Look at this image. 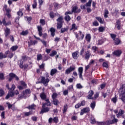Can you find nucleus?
Returning <instances> with one entry per match:
<instances>
[{"label": "nucleus", "instance_id": "obj_1", "mask_svg": "<svg viewBox=\"0 0 125 125\" xmlns=\"http://www.w3.org/2000/svg\"><path fill=\"white\" fill-rule=\"evenodd\" d=\"M49 74L48 73H45L44 74V76H41V83H43L45 85V86H47V84L49 83Z\"/></svg>", "mask_w": 125, "mask_h": 125}, {"label": "nucleus", "instance_id": "obj_2", "mask_svg": "<svg viewBox=\"0 0 125 125\" xmlns=\"http://www.w3.org/2000/svg\"><path fill=\"white\" fill-rule=\"evenodd\" d=\"M45 101H46V103L42 104V109L41 111V114L42 113H45L49 111V108H48V107H45V106H50L51 104L50 103V102H49V99H46Z\"/></svg>", "mask_w": 125, "mask_h": 125}, {"label": "nucleus", "instance_id": "obj_3", "mask_svg": "<svg viewBox=\"0 0 125 125\" xmlns=\"http://www.w3.org/2000/svg\"><path fill=\"white\" fill-rule=\"evenodd\" d=\"M31 95V90L30 89H26L24 91H23L21 95H19L18 96V98H27V97H29Z\"/></svg>", "mask_w": 125, "mask_h": 125}, {"label": "nucleus", "instance_id": "obj_4", "mask_svg": "<svg viewBox=\"0 0 125 125\" xmlns=\"http://www.w3.org/2000/svg\"><path fill=\"white\" fill-rule=\"evenodd\" d=\"M120 99L122 100L123 102L125 103V84L122 85L120 89Z\"/></svg>", "mask_w": 125, "mask_h": 125}, {"label": "nucleus", "instance_id": "obj_5", "mask_svg": "<svg viewBox=\"0 0 125 125\" xmlns=\"http://www.w3.org/2000/svg\"><path fill=\"white\" fill-rule=\"evenodd\" d=\"M21 85L18 86V88L20 90H22V89H24V88H27V84L23 81H21L20 82Z\"/></svg>", "mask_w": 125, "mask_h": 125}, {"label": "nucleus", "instance_id": "obj_6", "mask_svg": "<svg viewBox=\"0 0 125 125\" xmlns=\"http://www.w3.org/2000/svg\"><path fill=\"white\" fill-rule=\"evenodd\" d=\"M75 70H76V66L75 65L71 66L65 70V75H69L71 72H73V71H75Z\"/></svg>", "mask_w": 125, "mask_h": 125}, {"label": "nucleus", "instance_id": "obj_7", "mask_svg": "<svg viewBox=\"0 0 125 125\" xmlns=\"http://www.w3.org/2000/svg\"><path fill=\"white\" fill-rule=\"evenodd\" d=\"M112 117L114 118L113 120L106 121L107 125H113L114 124L118 123V119L115 118V115H113Z\"/></svg>", "mask_w": 125, "mask_h": 125}, {"label": "nucleus", "instance_id": "obj_8", "mask_svg": "<svg viewBox=\"0 0 125 125\" xmlns=\"http://www.w3.org/2000/svg\"><path fill=\"white\" fill-rule=\"evenodd\" d=\"M83 67H80L78 68V74L79 75V78L82 81H83Z\"/></svg>", "mask_w": 125, "mask_h": 125}, {"label": "nucleus", "instance_id": "obj_9", "mask_svg": "<svg viewBox=\"0 0 125 125\" xmlns=\"http://www.w3.org/2000/svg\"><path fill=\"white\" fill-rule=\"evenodd\" d=\"M90 111V109L89 107H85L81 110L80 115L81 116H83V114H85V113H88Z\"/></svg>", "mask_w": 125, "mask_h": 125}, {"label": "nucleus", "instance_id": "obj_10", "mask_svg": "<svg viewBox=\"0 0 125 125\" xmlns=\"http://www.w3.org/2000/svg\"><path fill=\"white\" fill-rule=\"evenodd\" d=\"M121 27H122L121 25V21L118 20L116 21V23L115 24V28L117 29L119 31L121 30Z\"/></svg>", "mask_w": 125, "mask_h": 125}, {"label": "nucleus", "instance_id": "obj_11", "mask_svg": "<svg viewBox=\"0 0 125 125\" xmlns=\"http://www.w3.org/2000/svg\"><path fill=\"white\" fill-rule=\"evenodd\" d=\"M94 92L92 90H90L88 92V95L87 96V98L88 99H93V97H92V95L94 94Z\"/></svg>", "mask_w": 125, "mask_h": 125}, {"label": "nucleus", "instance_id": "obj_12", "mask_svg": "<svg viewBox=\"0 0 125 125\" xmlns=\"http://www.w3.org/2000/svg\"><path fill=\"white\" fill-rule=\"evenodd\" d=\"M73 58L74 59H78L79 58V51H77L76 52H74L72 54Z\"/></svg>", "mask_w": 125, "mask_h": 125}, {"label": "nucleus", "instance_id": "obj_13", "mask_svg": "<svg viewBox=\"0 0 125 125\" xmlns=\"http://www.w3.org/2000/svg\"><path fill=\"white\" fill-rule=\"evenodd\" d=\"M113 54L114 55H116V56H118V57L120 56L122 54V50H118L115 51L113 52Z\"/></svg>", "mask_w": 125, "mask_h": 125}, {"label": "nucleus", "instance_id": "obj_14", "mask_svg": "<svg viewBox=\"0 0 125 125\" xmlns=\"http://www.w3.org/2000/svg\"><path fill=\"white\" fill-rule=\"evenodd\" d=\"M13 96H14V92H13L12 91H10L7 94L5 98H6V99H8L10 97H12Z\"/></svg>", "mask_w": 125, "mask_h": 125}, {"label": "nucleus", "instance_id": "obj_15", "mask_svg": "<svg viewBox=\"0 0 125 125\" xmlns=\"http://www.w3.org/2000/svg\"><path fill=\"white\" fill-rule=\"evenodd\" d=\"M4 35L5 37H7L9 34H10V29L6 27L5 29H4Z\"/></svg>", "mask_w": 125, "mask_h": 125}, {"label": "nucleus", "instance_id": "obj_16", "mask_svg": "<svg viewBox=\"0 0 125 125\" xmlns=\"http://www.w3.org/2000/svg\"><path fill=\"white\" fill-rule=\"evenodd\" d=\"M90 55H91V54L90 53V52L87 51L85 52V59L86 60H88L89 59V57H90Z\"/></svg>", "mask_w": 125, "mask_h": 125}, {"label": "nucleus", "instance_id": "obj_17", "mask_svg": "<svg viewBox=\"0 0 125 125\" xmlns=\"http://www.w3.org/2000/svg\"><path fill=\"white\" fill-rule=\"evenodd\" d=\"M96 19L98 20V21L101 23V24H104V20L103 19L100 17H96Z\"/></svg>", "mask_w": 125, "mask_h": 125}, {"label": "nucleus", "instance_id": "obj_18", "mask_svg": "<svg viewBox=\"0 0 125 125\" xmlns=\"http://www.w3.org/2000/svg\"><path fill=\"white\" fill-rule=\"evenodd\" d=\"M56 73H57V69L56 68L52 69L50 71V75L52 76H54Z\"/></svg>", "mask_w": 125, "mask_h": 125}, {"label": "nucleus", "instance_id": "obj_19", "mask_svg": "<svg viewBox=\"0 0 125 125\" xmlns=\"http://www.w3.org/2000/svg\"><path fill=\"white\" fill-rule=\"evenodd\" d=\"M114 41L115 45H118V44H120V43H121V40H120V39L118 38L114 39Z\"/></svg>", "mask_w": 125, "mask_h": 125}, {"label": "nucleus", "instance_id": "obj_20", "mask_svg": "<svg viewBox=\"0 0 125 125\" xmlns=\"http://www.w3.org/2000/svg\"><path fill=\"white\" fill-rule=\"evenodd\" d=\"M124 114H125V111L120 109L119 113L117 114V118H119V117H121V116H123Z\"/></svg>", "mask_w": 125, "mask_h": 125}, {"label": "nucleus", "instance_id": "obj_21", "mask_svg": "<svg viewBox=\"0 0 125 125\" xmlns=\"http://www.w3.org/2000/svg\"><path fill=\"white\" fill-rule=\"evenodd\" d=\"M77 9H78V7L76 6H72V12H75L77 13ZM78 12H81V10L79 9L78 11Z\"/></svg>", "mask_w": 125, "mask_h": 125}, {"label": "nucleus", "instance_id": "obj_22", "mask_svg": "<svg viewBox=\"0 0 125 125\" xmlns=\"http://www.w3.org/2000/svg\"><path fill=\"white\" fill-rule=\"evenodd\" d=\"M37 43V41H30L28 42V45L29 46H31V45H35Z\"/></svg>", "mask_w": 125, "mask_h": 125}, {"label": "nucleus", "instance_id": "obj_23", "mask_svg": "<svg viewBox=\"0 0 125 125\" xmlns=\"http://www.w3.org/2000/svg\"><path fill=\"white\" fill-rule=\"evenodd\" d=\"M78 28L79 26H77V25L75 23L72 24V27L71 30H73V31H76V30H78Z\"/></svg>", "mask_w": 125, "mask_h": 125}, {"label": "nucleus", "instance_id": "obj_24", "mask_svg": "<svg viewBox=\"0 0 125 125\" xmlns=\"http://www.w3.org/2000/svg\"><path fill=\"white\" fill-rule=\"evenodd\" d=\"M51 32V35L52 37H54L55 36V29L53 28H51L50 29Z\"/></svg>", "mask_w": 125, "mask_h": 125}, {"label": "nucleus", "instance_id": "obj_25", "mask_svg": "<svg viewBox=\"0 0 125 125\" xmlns=\"http://www.w3.org/2000/svg\"><path fill=\"white\" fill-rule=\"evenodd\" d=\"M85 40L87 42H90V40H91V36L89 34H88L85 36Z\"/></svg>", "mask_w": 125, "mask_h": 125}, {"label": "nucleus", "instance_id": "obj_26", "mask_svg": "<svg viewBox=\"0 0 125 125\" xmlns=\"http://www.w3.org/2000/svg\"><path fill=\"white\" fill-rule=\"evenodd\" d=\"M40 97L42 98V99H44L45 101V100H46V99H46V95H45V94H44V93H41L40 95Z\"/></svg>", "mask_w": 125, "mask_h": 125}, {"label": "nucleus", "instance_id": "obj_27", "mask_svg": "<svg viewBox=\"0 0 125 125\" xmlns=\"http://www.w3.org/2000/svg\"><path fill=\"white\" fill-rule=\"evenodd\" d=\"M98 31L100 33H103L105 31V27L103 26H100L98 29Z\"/></svg>", "mask_w": 125, "mask_h": 125}, {"label": "nucleus", "instance_id": "obj_28", "mask_svg": "<svg viewBox=\"0 0 125 125\" xmlns=\"http://www.w3.org/2000/svg\"><path fill=\"white\" fill-rule=\"evenodd\" d=\"M28 34H29L28 30L22 31V32L21 33V36H27Z\"/></svg>", "mask_w": 125, "mask_h": 125}, {"label": "nucleus", "instance_id": "obj_29", "mask_svg": "<svg viewBox=\"0 0 125 125\" xmlns=\"http://www.w3.org/2000/svg\"><path fill=\"white\" fill-rule=\"evenodd\" d=\"M53 103L54 105H55L56 106H57L59 104V101L58 100L55 99L53 100Z\"/></svg>", "mask_w": 125, "mask_h": 125}, {"label": "nucleus", "instance_id": "obj_30", "mask_svg": "<svg viewBox=\"0 0 125 125\" xmlns=\"http://www.w3.org/2000/svg\"><path fill=\"white\" fill-rule=\"evenodd\" d=\"M35 108H36V105L35 104H32L27 107V109H29V110L35 109Z\"/></svg>", "mask_w": 125, "mask_h": 125}, {"label": "nucleus", "instance_id": "obj_31", "mask_svg": "<svg viewBox=\"0 0 125 125\" xmlns=\"http://www.w3.org/2000/svg\"><path fill=\"white\" fill-rule=\"evenodd\" d=\"M108 14H109V11L108 10L105 9L104 10V18H108Z\"/></svg>", "mask_w": 125, "mask_h": 125}, {"label": "nucleus", "instance_id": "obj_32", "mask_svg": "<svg viewBox=\"0 0 125 125\" xmlns=\"http://www.w3.org/2000/svg\"><path fill=\"white\" fill-rule=\"evenodd\" d=\"M9 76H10V78L9 79V81L11 82V80H12V79H13V78H15L16 75L13 73H10Z\"/></svg>", "mask_w": 125, "mask_h": 125}, {"label": "nucleus", "instance_id": "obj_33", "mask_svg": "<svg viewBox=\"0 0 125 125\" xmlns=\"http://www.w3.org/2000/svg\"><path fill=\"white\" fill-rule=\"evenodd\" d=\"M63 19V17L61 16L59 17V18L57 20V21H58V23H62Z\"/></svg>", "mask_w": 125, "mask_h": 125}, {"label": "nucleus", "instance_id": "obj_34", "mask_svg": "<svg viewBox=\"0 0 125 125\" xmlns=\"http://www.w3.org/2000/svg\"><path fill=\"white\" fill-rule=\"evenodd\" d=\"M90 120L91 121V124H92V125H94V124L96 123V120H95V118H94V117H91L90 119Z\"/></svg>", "mask_w": 125, "mask_h": 125}, {"label": "nucleus", "instance_id": "obj_35", "mask_svg": "<svg viewBox=\"0 0 125 125\" xmlns=\"http://www.w3.org/2000/svg\"><path fill=\"white\" fill-rule=\"evenodd\" d=\"M18 49V46L15 45V46H13L11 48V50H12V51H15V50H17Z\"/></svg>", "mask_w": 125, "mask_h": 125}, {"label": "nucleus", "instance_id": "obj_36", "mask_svg": "<svg viewBox=\"0 0 125 125\" xmlns=\"http://www.w3.org/2000/svg\"><path fill=\"white\" fill-rule=\"evenodd\" d=\"M80 37L79 38V40H83V38H84V34L82 33V31L79 32Z\"/></svg>", "mask_w": 125, "mask_h": 125}, {"label": "nucleus", "instance_id": "obj_37", "mask_svg": "<svg viewBox=\"0 0 125 125\" xmlns=\"http://www.w3.org/2000/svg\"><path fill=\"white\" fill-rule=\"evenodd\" d=\"M63 25V24L62 22H58L57 23V29H61L62 28V26Z\"/></svg>", "mask_w": 125, "mask_h": 125}, {"label": "nucleus", "instance_id": "obj_38", "mask_svg": "<svg viewBox=\"0 0 125 125\" xmlns=\"http://www.w3.org/2000/svg\"><path fill=\"white\" fill-rule=\"evenodd\" d=\"M37 5H38V3L37 2V0H34L33 4H32L33 8H36V7H37Z\"/></svg>", "mask_w": 125, "mask_h": 125}, {"label": "nucleus", "instance_id": "obj_39", "mask_svg": "<svg viewBox=\"0 0 125 125\" xmlns=\"http://www.w3.org/2000/svg\"><path fill=\"white\" fill-rule=\"evenodd\" d=\"M42 54H38L37 55V60L38 61H40V60H42Z\"/></svg>", "mask_w": 125, "mask_h": 125}, {"label": "nucleus", "instance_id": "obj_40", "mask_svg": "<svg viewBox=\"0 0 125 125\" xmlns=\"http://www.w3.org/2000/svg\"><path fill=\"white\" fill-rule=\"evenodd\" d=\"M56 54H57V52H56V51H52V53L50 54V56L53 57V56L56 55Z\"/></svg>", "mask_w": 125, "mask_h": 125}, {"label": "nucleus", "instance_id": "obj_41", "mask_svg": "<svg viewBox=\"0 0 125 125\" xmlns=\"http://www.w3.org/2000/svg\"><path fill=\"white\" fill-rule=\"evenodd\" d=\"M58 94L57 93H53L52 95V98L53 100H54V99H56V98H57V96H58Z\"/></svg>", "mask_w": 125, "mask_h": 125}, {"label": "nucleus", "instance_id": "obj_42", "mask_svg": "<svg viewBox=\"0 0 125 125\" xmlns=\"http://www.w3.org/2000/svg\"><path fill=\"white\" fill-rule=\"evenodd\" d=\"M64 19L65 21H70V20H71V17L69 16V15H66L65 17H64Z\"/></svg>", "mask_w": 125, "mask_h": 125}, {"label": "nucleus", "instance_id": "obj_43", "mask_svg": "<svg viewBox=\"0 0 125 125\" xmlns=\"http://www.w3.org/2000/svg\"><path fill=\"white\" fill-rule=\"evenodd\" d=\"M92 2V0H89L88 2L86 3L85 6H91Z\"/></svg>", "mask_w": 125, "mask_h": 125}, {"label": "nucleus", "instance_id": "obj_44", "mask_svg": "<svg viewBox=\"0 0 125 125\" xmlns=\"http://www.w3.org/2000/svg\"><path fill=\"white\" fill-rule=\"evenodd\" d=\"M95 105H96L95 102H94L93 103H91V104H90V107L92 109V110H93V109H94V108H95Z\"/></svg>", "mask_w": 125, "mask_h": 125}, {"label": "nucleus", "instance_id": "obj_45", "mask_svg": "<svg viewBox=\"0 0 125 125\" xmlns=\"http://www.w3.org/2000/svg\"><path fill=\"white\" fill-rule=\"evenodd\" d=\"M44 63H42L41 65H39V68L42 70V71L44 70Z\"/></svg>", "mask_w": 125, "mask_h": 125}, {"label": "nucleus", "instance_id": "obj_46", "mask_svg": "<svg viewBox=\"0 0 125 125\" xmlns=\"http://www.w3.org/2000/svg\"><path fill=\"white\" fill-rule=\"evenodd\" d=\"M103 67H104V68H108V62H104L103 63Z\"/></svg>", "mask_w": 125, "mask_h": 125}, {"label": "nucleus", "instance_id": "obj_47", "mask_svg": "<svg viewBox=\"0 0 125 125\" xmlns=\"http://www.w3.org/2000/svg\"><path fill=\"white\" fill-rule=\"evenodd\" d=\"M24 116H25V117H29V116L32 115V112L31 111H29L28 112H24Z\"/></svg>", "mask_w": 125, "mask_h": 125}, {"label": "nucleus", "instance_id": "obj_48", "mask_svg": "<svg viewBox=\"0 0 125 125\" xmlns=\"http://www.w3.org/2000/svg\"><path fill=\"white\" fill-rule=\"evenodd\" d=\"M67 109H68V105L67 104H65L63 106V113H66V112H67Z\"/></svg>", "mask_w": 125, "mask_h": 125}, {"label": "nucleus", "instance_id": "obj_49", "mask_svg": "<svg viewBox=\"0 0 125 125\" xmlns=\"http://www.w3.org/2000/svg\"><path fill=\"white\" fill-rule=\"evenodd\" d=\"M3 58H6V55H3L2 53H0V59H2Z\"/></svg>", "mask_w": 125, "mask_h": 125}, {"label": "nucleus", "instance_id": "obj_50", "mask_svg": "<svg viewBox=\"0 0 125 125\" xmlns=\"http://www.w3.org/2000/svg\"><path fill=\"white\" fill-rule=\"evenodd\" d=\"M40 22L42 26L45 25V21L43 19H41Z\"/></svg>", "mask_w": 125, "mask_h": 125}, {"label": "nucleus", "instance_id": "obj_51", "mask_svg": "<svg viewBox=\"0 0 125 125\" xmlns=\"http://www.w3.org/2000/svg\"><path fill=\"white\" fill-rule=\"evenodd\" d=\"M98 125H107V121L104 122H97Z\"/></svg>", "mask_w": 125, "mask_h": 125}, {"label": "nucleus", "instance_id": "obj_52", "mask_svg": "<svg viewBox=\"0 0 125 125\" xmlns=\"http://www.w3.org/2000/svg\"><path fill=\"white\" fill-rule=\"evenodd\" d=\"M0 80H1L2 81L4 80V74L3 73H0Z\"/></svg>", "mask_w": 125, "mask_h": 125}, {"label": "nucleus", "instance_id": "obj_53", "mask_svg": "<svg viewBox=\"0 0 125 125\" xmlns=\"http://www.w3.org/2000/svg\"><path fill=\"white\" fill-rule=\"evenodd\" d=\"M81 106H82L81 105V103H78L77 104H76L75 105V108L76 109H79V108L81 107Z\"/></svg>", "mask_w": 125, "mask_h": 125}, {"label": "nucleus", "instance_id": "obj_54", "mask_svg": "<svg viewBox=\"0 0 125 125\" xmlns=\"http://www.w3.org/2000/svg\"><path fill=\"white\" fill-rule=\"evenodd\" d=\"M93 25L95 26V27H97L98 26H99V23L97 22V21H95L93 22Z\"/></svg>", "mask_w": 125, "mask_h": 125}, {"label": "nucleus", "instance_id": "obj_55", "mask_svg": "<svg viewBox=\"0 0 125 125\" xmlns=\"http://www.w3.org/2000/svg\"><path fill=\"white\" fill-rule=\"evenodd\" d=\"M31 119L33 122H37L38 121V117L37 116H33L31 117Z\"/></svg>", "mask_w": 125, "mask_h": 125}, {"label": "nucleus", "instance_id": "obj_56", "mask_svg": "<svg viewBox=\"0 0 125 125\" xmlns=\"http://www.w3.org/2000/svg\"><path fill=\"white\" fill-rule=\"evenodd\" d=\"M37 28L38 30V32H42V26L38 25L37 26Z\"/></svg>", "mask_w": 125, "mask_h": 125}, {"label": "nucleus", "instance_id": "obj_57", "mask_svg": "<svg viewBox=\"0 0 125 125\" xmlns=\"http://www.w3.org/2000/svg\"><path fill=\"white\" fill-rule=\"evenodd\" d=\"M4 95V91L2 89H0V97Z\"/></svg>", "mask_w": 125, "mask_h": 125}, {"label": "nucleus", "instance_id": "obj_58", "mask_svg": "<svg viewBox=\"0 0 125 125\" xmlns=\"http://www.w3.org/2000/svg\"><path fill=\"white\" fill-rule=\"evenodd\" d=\"M55 16V14H54V13H53V12H51L50 13V17L51 18H54Z\"/></svg>", "mask_w": 125, "mask_h": 125}, {"label": "nucleus", "instance_id": "obj_59", "mask_svg": "<svg viewBox=\"0 0 125 125\" xmlns=\"http://www.w3.org/2000/svg\"><path fill=\"white\" fill-rule=\"evenodd\" d=\"M66 31H68V29L62 28L61 29V33H65V32H66Z\"/></svg>", "mask_w": 125, "mask_h": 125}, {"label": "nucleus", "instance_id": "obj_60", "mask_svg": "<svg viewBox=\"0 0 125 125\" xmlns=\"http://www.w3.org/2000/svg\"><path fill=\"white\" fill-rule=\"evenodd\" d=\"M76 87L77 88H79V89L83 88V86L82 85V84H81V83L77 84Z\"/></svg>", "mask_w": 125, "mask_h": 125}, {"label": "nucleus", "instance_id": "obj_61", "mask_svg": "<svg viewBox=\"0 0 125 125\" xmlns=\"http://www.w3.org/2000/svg\"><path fill=\"white\" fill-rule=\"evenodd\" d=\"M111 101H112V102H113V103H116L117 102V97H115L114 98H113L111 99Z\"/></svg>", "mask_w": 125, "mask_h": 125}, {"label": "nucleus", "instance_id": "obj_62", "mask_svg": "<svg viewBox=\"0 0 125 125\" xmlns=\"http://www.w3.org/2000/svg\"><path fill=\"white\" fill-rule=\"evenodd\" d=\"M17 15L19 16H22L23 13L22 12V11L20 10L19 12H17Z\"/></svg>", "mask_w": 125, "mask_h": 125}, {"label": "nucleus", "instance_id": "obj_63", "mask_svg": "<svg viewBox=\"0 0 125 125\" xmlns=\"http://www.w3.org/2000/svg\"><path fill=\"white\" fill-rule=\"evenodd\" d=\"M104 42H103V40H100L98 41V43L97 44V45H101Z\"/></svg>", "mask_w": 125, "mask_h": 125}, {"label": "nucleus", "instance_id": "obj_64", "mask_svg": "<svg viewBox=\"0 0 125 125\" xmlns=\"http://www.w3.org/2000/svg\"><path fill=\"white\" fill-rule=\"evenodd\" d=\"M54 123H58V117H54L53 119Z\"/></svg>", "mask_w": 125, "mask_h": 125}]
</instances>
